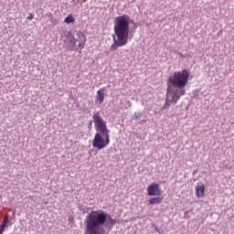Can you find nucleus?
Segmentation results:
<instances>
[{
	"instance_id": "17",
	"label": "nucleus",
	"mask_w": 234,
	"mask_h": 234,
	"mask_svg": "<svg viewBox=\"0 0 234 234\" xmlns=\"http://www.w3.org/2000/svg\"><path fill=\"white\" fill-rule=\"evenodd\" d=\"M84 1V3H85V1H87V0H83Z\"/></svg>"
},
{
	"instance_id": "6",
	"label": "nucleus",
	"mask_w": 234,
	"mask_h": 234,
	"mask_svg": "<svg viewBox=\"0 0 234 234\" xmlns=\"http://www.w3.org/2000/svg\"><path fill=\"white\" fill-rule=\"evenodd\" d=\"M77 43L79 50L85 48V43H87V36L85 33L81 31L77 32Z\"/></svg>"
},
{
	"instance_id": "9",
	"label": "nucleus",
	"mask_w": 234,
	"mask_h": 234,
	"mask_svg": "<svg viewBox=\"0 0 234 234\" xmlns=\"http://www.w3.org/2000/svg\"><path fill=\"white\" fill-rule=\"evenodd\" d=\"M164 200V197H151L149 199V204L154 205V204H162V201Z\"/></svg>"
},
{
	"instance_id": "15",
	"label": "nucleus",
	"mask_w": 234,
	"mask_h": 234,
	"mask_svg": "<svg viewBox=\"0 0 234 234\" xmlns=\"http://www.w3.org/2000/svg\"><path fill=\"white\" fill-rule=\"evenodd\" d=\"M114 224H116V220L111 219V225H112V226H114Z\"/></svg>"
},
{
	"instance_id": "11",
	"label": "nucleus",
	"mask_w": 234,
	"mask_h": 234,
	"mask_svg": "<svg viewBox=\"0 0 234 234\" xmlns=\"http://www.w3.org/2000/svg\"><path fill=\"white\" fill-rule=\"evenodd\" d=\"M64 23H66L67 25H70L72 23H76V19L74 18V16L72 15H69L65 19H64Z\"/></svg>"
},
{
	"instance_id": "10",
	"label": "nucleus",
	"mask_w": 234,
	"mask_h": 234,
	"mask_svg": "<svg viewBox=\"0 0 234 234\" xmlns=\"http://www.w3.org/2000/svg\"><path fill=\"white\" fill-rule=\"evenodd\" d=\"M76 43H78L77 39L74 38V36H70L69 39V45L71 50H74V48H76Z\"/></svg>"
},
{
	"instance_id": "3",
	"label": "nucleus",
	"mask_w": 234,
	"mask_h": 234,
	"mask_svg": "<svg viewBox=\"0 0 234 234\" xmlns=\"http://www.w3.org/2000/svg\"><path fill=\"white\" fill-rule=\"evenodd\" d=\"M92 118L95 130L97 131L92 141V145L95 149L101 151V149H105V147L111 144L109 128H107V123H105V121H103L99 112H95Z\"/></svg>"
},
{
	"instance_id": "12",
	"label": "nucleus",
	"mask_w": 234,
	"mask_h": 234,
	"mask_svg": "<svg viewBox=\"0 0 234 234\" xmlns=\"http://www.w3.org/2000/svg\"><path fill=\"white\" fill-rule=\"evenodd\" d=\"M8 222H9L8 217H5L0 226H2V228H6Z\"/></svg>"
},
{
	"instance_id": "2",
	"label": "nucleus",
	"mask_w": 234,
	"mask_h": 234,
	"mask_svg": "<svg viewBox=\"0 0 234 234\" xmlns=\"http://www.w3.org/2000/svg\"><path fill=\"white\" fill-rule=\"evenodd\" d=\"M113 23L115 36H113V44L111 46L112 51L118 50L120 47H124V45H127V41L129 39V25H131V17L127 15L116 16Z\"/></svg>"
},
{
	"instance_id": "16",
	"label": "nucleus",
	"mask_w": 234,
	"mask_h": 234,
	"mask_svg": "<svg viewBox=\"0 0 234 234\" xmlns=\"http://www.w3.org/2000/svg\"><path fill=\"white\" fill-rule=\"evenodd\" d=\"M88 127H89V129H92V121H90V123H89V126H88Z\"/></svg>"
},
{
	"instance_id": "13",
	"label": "nucleus",
	"mask_w": 234,
	"mask_h": 234,
	"mask_svg": "<svg viewBox=\"0 0 234 234\" xmlns=\"http://www.w3.org/2000/svg\"><path fill=\"white\" fill-rule=\"evenodd\" d=\"M27 19L28 21H32V20L34 19V14L30 13V14L27 16Z\"/></svg>"
},
{
	"instance_id": "8",
	"label": "nucleus",
	"mask_w": 234,
	"mask_h": 234,
	"mask_svg": "<svg viewBox=\"0 0 234 234\" xmlns=\"http://www.w3.org/2000/svg\"><path fill=\"white\" fill-rule=\"evenodd\" d=\"M105 100V88H102L97 91L95 102L97 105H101Z\"/></svg>"
},
{
	"instance_id": "1",
	"label": "nucleus",
	"mask_w": 234,
	"mask_h": 234,
	"mask_svg": "<svg viewBox=\"0 0 234 234\" xmlns=\"http://www.w3.org/2000/svg\"><path fill=\"white\" fill-rule=\"evenodd\" d=\"M169 83H172L173 87L168 86L166 91V107H170L171 103H177L180 98L186 94V90L184 87L187 85L189 81V70L183 69L181 71H176L172 76L168 78Z\"/></svg>"
},
{
	"instance_id": "5",
	"label": "nucleus",
	"mask_w": 234,
	"mask_h": 234,
	"mask_svg": "<svg viewBox=\"0 0 234 234\" xmlns=\"http://www.w3.org/2000/svg\"><path fill=\"white\" fill-rule=\"evenodd\" d=\"M147 195L149 197H160L162 195V189L158 184H151L147 187Z\"/></svg>"
},
{
	"instance_id": "14",
	"label": "nucleus",
	"mask_w": 234,
	"mask_h": 234,
	"mask_svg": "<svg viewBox=\"0 0 234 234\" xmlns=\"http://www.w3.org/2000/svg\"><path fill=\"white\" fill-rule=\"evenodd\" d=\"M3 233H5V227H2L0 225V234H3Z\"/></svg>"
},
{
	"instance_id": "4",
	"label": "nucleus",
	"mask_w": 234,
	"mask_h": 234,
	"mask_svg": "<svg viewBox=\"0 0 234 234\" xmlns=\"http://www.w3.org/2000/svg\"><path fill=\"white\" fill-rule=\"evenodd\" d=\"M84 234H105V222H107V213L103 210H92L87 215L85 220Z\"/></svg>"
},
{
	"instance_id": "7",
	"label": "nucleus",
	"mask_w": 234,
	"mask_h": 234,
	"mask_svg": "<svg viewBox=\"0 0 234 234\" xmlns=\"http://www.w3.org/2000/svg\"><path fill=\"white\" fill-rule=\"evenodd\" d=\"M206 195V186L203 183H197L196 187V197L202 198Z\"/></svg>"
}]
</instances>
